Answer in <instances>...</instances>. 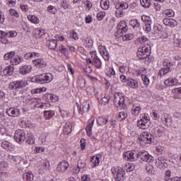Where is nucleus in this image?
Here are the masks:
<instances>
[{"label":"nucleus","instance_id":"1","mask_svg":"<svg viewBox=\"0 0 181 181\" xmlns=\"http://www.w3.org/2000/svg\"><path fill=\"white\" fill-rule=\"evenodd\" d=\"M151 48L149 45H141L139 47L136 53L139 60H144L145 62L151 56Z\"/></svg>","mask_w":181,"mask_h":181},{"label":"nucleus","instance_id":"2","mask_svg":"<svg viewBox=\"0 0 181 181\" xmlns=\"http://www.w3.org/2000/svg\"><path fill=\"white\" fill-rule=\"evenodd\" d=\"M137 125L141 129H148L151 125L149 115L146 113L140 115V119L137 121Z\"/></svg>","mask_w":181,"mask_h":181},{"label":"nucleus","instance_id":"3","mask_svg":"<svg viewBox=\"0 0 181 181\" xmlns=\"http://www.w3.org/2000/svg\"><path fill=\"white\" fill-rule=\"evenodd\" d=\"M33 83L37 84H46L52 81V74H42L32 78Z\"/></svg>","mask_w":181,"mask_h":181},{"label":"nucleus","instance_id":"4","mask_svg":"<svg viewBox=\"0 0 181 181\" xmlns=\"http://www.w3.org/2000/svg\"><path fill=\"white\" fill-rule=\"evenodd\" d=\"M116 181L125 180V171L121 167H113L111 170Z\"/></svg>","mask_w":181,"mask_h":181},{"label":"nucleus","instance_id":"5","mask_svg":"<svg viewBox=\"0 0 181 181\" xmlns=\"http://www.w3.org/2000/svg\"><path fill=\"white\" fill-rule=\"evenodd\" d=\"M114 104L115 107L119 108L120 110H125L127 108V105H125V98L124 96L115 95Z\"/></svg>","mask_w":181,"mask_h":181},{"label":"nucleus","instance_id":"6","mask_svg":"<svg viewBox=\"0 0 181 181\" xmlns=\"http://www.w3.org/2000/svg\"><path fill=\"white\" fill-rule=\"evenodd\" d=\"M14 139L18 144H23V142H25V139H26V133L21 129L16 131Z\"/></svg>","mask_w":181,"mask_h":181},{"label":"nucleus","instance_id":"7","mask_svg":"<svg viewBox=\"0 0 181 181\" xmlns=\"http://www.w3.org/2000/svg\"><path fill=\"white\" fill-rule=\"evenodd\" d=\"M141 21L144 22L145 26L144 27V30L147 33H149L152 30V27L151 25H152V21L151 20V17L148 16H141Z\"/></svg>","mask_w":181,"mask_h":181},{"label":"nucleus","instance_id":"8","mask_svg":"<svg viewBox=\"0 0 181 181\" xmlns=\"http://www.w3.org/2000/svg\"><path fill=\"white\" fill-rule=\"evenodd\" d=\"M69 168V162L66 160H63L59 163L56 168L58 173H64L65 170Z\"/></svg>","mask_w":181,"mask_h":181},{"label":"nucleus","instance_id":"9","mask_svg":"<svg viewBox=\"0 0 181 181\" xmlns=\"http://www.w3.org/2000/svg\"><path fill=\"white\" fill-rule=\"evenodd\" d=\"M161 121L164 125L169 127L172 124V116L168 113H163V116L161 117Z\"/></svg>","mask_w":181,"mask_h":181},{"label":"nucleus","instance_id":"10","mask_svg":"<svg viewBox=\"0 0 181 181\" xmlns=\"http://www.w3.org/2000/svg\"><path fill=\"white\" fill-rule=\"evenodd\" d=\"M44 98H45L46 101L48 103H56L59 101V96L52 93H45Z\"/></svg>","mask_w":181,"mask_h":181},{"label":"nucleus","instance_id":"11","mask_svg":"<svg viewBox=\"0 0 181 181\" xmlns=\"http://www.w3.org/2000/svg\"><path fill=\"white\" fill-rule=\"evenodd\" d=\"M6 114L9 115V117H19L21 115V112L18 110V109L11 107L9 109H7Z\"/></svg>","mask_w":181,"mask_h":181},{"label":"nucleus","instance_id":"12","mask_svg":"<svg viewBox=\"0 0 181 181\" xmlns=\"http://www.w3.org/2000/svg\"><path fill=\"white\" fill-rule=\"evenodd\" d=\"M136 156H137L138 158H140V159H150L151 158H153L146 151H139L136 154Z\"/></svg>","mask_w":181,"mask_h":181},{"label":"nucleus","instance_id":"13","mask_svg":"<svg viewBox=\"0 0 181 181\" xmlns=\"http://www.w3.org/2000/svg\"><path fill=\"white\" fill-rule=\"evenodd\" d=\"M10 62L13 66H18V64L23 62V57H22V56L21 55H17L15 56L13 59H11Z\"/></svg>","mask_w":181,"mask_h":181},{"label":"nucleus","instance_id":"14","mask_svg":"<svg viewBox=\"0 0 181 181\" xmlns=\"http://www.w3.org/2000/svg\"><path fill=\"white\" fill-rule=\"evenodd\" d=\"M129 25L132 26L133 29H136V30H141V23L138 21V19L130 21Z\"/></svg>","mask_w":181,"mask_h":181},{"label":"nucleus","instance_id":"15","mask_svg":"<svg viewBox=\"0 0 181 181\" xmlns=\"http://www.w3.org/2000/svg\"><path fill=\"white\" fill-rule=\"evenodd\" d=\"M32 70V66H30V65H24V66H22L21 68H20V73L21 74H29L30 71H31Z\"/></svg>","mask_w":181,"mask_h":181},{"label":"nucleus","instance_id":"16","mask_svg":"<svg viewBox=\"0 0 181 181\" xmlns=\"http://www.w3.org/2000/svg\"><path fill=\"white\" fill-rule=\"evenodd\" d=\"M173 94V98L176 99H180L181 98V87L179 88H175L172 90Z\"/></svg>","mask_w":181,"mask_h":181},{"label":"nucleus","instance_id":"17","mask_svg":"<svg viewBox=\"0 0 181 181\" xmlns=\"http://www.w3.org/2000/svg\"><path fill=\"white\" fill-rule=\"evenodd\" d=\"M33 177H35V176H33L32 171H28L23 174V179L25 181H33Z\"/></svg>","mask_w":181,"mask_h":181},{"label":"nucleus","instance_id":"18","mask_svg":"<svg viewBox=\"0 0 181 181\" xmlns=\"http://www.w3.org/2000/svg\"><path fill=\"white\" fill-rule=\"evenodd\" d=\"M163 22L165 26H170V28H175L176 24H175V20L170 18H164Z\"/></svg>","mask_w":181,"mask_h":181},{"label":"nucleus","instance_id":"19","mask_svg":"<svg viewBox=\"0 0 181 181\" xmlns=\"http://www.w3.org/2000/svg\"><path fill=\"white\" fill-rule=\"evenodd\" d=\"M47 45L51 50H56V48L57 47V40L54 39L49 40Z\"/></svg>","mask_w":181,"mask_h":181},{"label":"nucleus","instance_id":"20","mask_svg":"<svg viewBox=\"0 0 181 181\" xmlns=\"http://www.w3.org/2000/svg\"><path fill=\"white\" fill-rule=\"evenodd\" d=\"M13 70H14L13 66H8L3 71L4 75L12 76V74H13Z\"/></svg>","mask_w":181,"mask_h":181},{"label":"nucleus","instance_id":"21","mask_svg":"<svg viewBox=\"0 0 181 181\" xmlns=\"http://www.w3.org/2000/svg\"><path fill=\"white\" fill-rule=\"evenodd\" d=\"M34 64L37 67H40V69H43V67H46V62L43 61V59H35L33 61Z\"/></svg>","mask_w":181,"mask_h":181},{"label":"nucleus","instance_id":"22","mask_svg":"<svg viewBox=\"0 0 181 181\" xmlns=\"http://www.w3.org/2000/svg\"><path fill=\"white\" fill-rule=\"evenodd\" d=\"M153 30V35H157V36H160V35H162V31L163 30V29L160 25H154Z\"/></svg>","mask_w":181,"mask_h":181},{"label":"nucleus","instance_id":"23","mask_svg":"<svg viewBox=\"0 0 181 181\" xmlns=\"http://www.w3.org/2000/svg\"><path fill=\"white\" fill-rule=\"evenodd\" d=\"M127 86L132 88H138V81L132 78L127 79Z\"/></svg>","mask_w":181,"mask_h":181},{"label":"nucleus","instance_id":"24","mask_svg":"<svg viewBox=\"0 0 181 181\" xmlns=\"http://www.w3.org/2000/svg\"><path fill=\"white\" fill-rule=\"evenodd\" d=\"M0 42L3 45H8V39L6 38V32L0 30Z\"/></svg>","mask_w":181,"mask_h":181},{"label":"nucleus","instance_id":"25","mask_svg":"<svg viewBox=\"0 0 181 181\" xmlns=\"http://www.w3.org/2000/svg\"><path fill=\"white\" fill-rule=\"evenodd\" d=\"M146 134V144H152L155 141V138L153 137V134L150 132H145Z\"/></svg>","mask_w":181,"mask_h":181},{"label":"nucleus","instance_id":"26","mask_svg":"<svg viewBox=\"0 0 181 181\" xmlns=\"http://www.w3.org/2000/svg\"><path fill=\"white\" fill-rule=\"evenodd\" d=\"M93 64L96 69H101V60L97 57V54H95L93 57Z\"/></svg>","mask_w":181,"mask_h":181},{"label":"nucleus","instance_id":"27","mask_svg":"<svg viewBox=\"0 0 181 181\" xmlns=\"http://www.w3.org/2000/svg\"><path fill=\"white\" fill-rule=\"evenodd\" d=\"M94 125V120H92V122L86 127V133L88 136H91L93 135V127Z\"/></svg>","mask_w":181,"mask_h":181},{"label":"nucleus","instance_id":"28","mask_svg":"<svg viewBox=\"0 0 181 181\" xmlns=\"http://www.w3.org/2000/svg\"><path fill=\"white\" fill-rule=\"evenodd\" d=\"M17 86L18 87V90H20L21 88H24L25 86H28V81L25 79L18 80Z\"/></svg>","mask_w":181,"mask_h":181},{"label":"nucleus","instance_id":"29","mask_svg":"<svg viewBox=\"0 0 181 181\" xmlns=\"http://www.w3.org/2000/svg\"><path fill=\"white\" fill-rule=\"evenodd\" d=\"M135 153H134V151H125L124 153H123V156L124 158H127V159H135V156H134Z\"/></svg>","mask_w":181,"mask_h":181},{"label":"nucleus","instance_id":"30","mask_svg":"<svg viewBox=\"0 0 181 181\" xmlns=\"http://www.w3.org/2000/svg\"><path fill=\"white\" fill-rule=\"evenodd\" d=\"M53 115H54V112L53 110L44 111V117L46 119H50V118H53Z\"/></svg>","mask_w":181,"mask_h":181},{"label":"nucleus","instance_id":"31","mask_svg":"<svg viewBox=\"0 0 181 181\" xmlns=\"http://www.w3.org/2000/svg\"><path fill=\"white\" fill-rule=\"evenodd\" d=\"M8 90H13L14 91L19 90V88L18 86V81H14L10 83L8 85Z\"/></svg>","mask_w":181,"mask_h":181},{"label":"nucleus","instance_id":"32","mask_svg":"<svg viewBox=\"0 0 181 181\" xmlns=\"http://www.w3.org/2000/svg\"><path fill=\"white\" fill-rule=\"evenodd\" d=\"M117 31L115 33V35L117 36H123L124 33H125L127 32V30H128V28H121L119 27H117Z\"/></svg>","mask_w":181,"mask_h":181},{"label":"nucleus","instance_id":"33","mask_svg":"<svg viewBox=\"0 0 181 181\" xmlns=\"http://www.w3.org/2000/svg\"><path fill=\"white\" fill-rule=\"evenodd\" d=\"M28 21H30L31 23H35V24L39 23V18L36 16L29 15L28 16Z\"/></svg>","mask_w":181,"mask_h":181},{"label":"nucleus","instance_id":"34","mask_svg":"<svg viewBox=\"0 0 181 181\" xmlns=\"http://www.w3.org/2000/svg\"><path fill=\"white\" fill-rule=\"evenodd\" d=\"M129 6L127 4V2H121L115 5V8H120L122 11H124V9H128Z\"/></svg>","mask_w":181,"mask_h":181},{"label":"nucleus","instance_id":"35","mask_svg":"<svg viewBox=\"0 0 181 181\" xmlns=\"http://www.w3.org/2000/svg\"><path fill=\"white\" fill-rule=\"evenodd\" d=\"M172 70H173V68H168V66H165L160 70V76H165V74H168V73H169V71H172Z\"/></svg>","mask_w":181,"mask_h":181},{"label":"nucleus","instance_id":"36","mask_svg":"<svg viewBox=\"0 0 181 181\" xmlns=\"http://www.w3.org/2000/svg\"><path fill=\"white\" fill-rule=\"evenodd\" d=\"M163 65L164 67L172 69V67H173V62H170V60L168 59H165L163 60Z\"/></svg>","mask_w":181,"mask_h":181},{"label":"nucleus","instance_id":"37","mask_svg":"<svg viewBox=\"0 0 181 181\" xmlns=\"http://www.w3.org/2000/svg\"><path fill=\"white\" fill-rule=\"evenodd\" d=\"M25 142L28 144V145H33V144H35V139L33 138V136L28 134Z\"/></svg>","mask_w":181,"mask_h":181},{"label":"nucleus","instance_id":"38","mask_svg":"<svg viewBox=\"0 0 181 181\" xmlns=\"http://www.w3.org/2000/svg\"><path fill=\"white\" fill-rule=\"evenodd\" d=\"M16 54V52L15 51H11L10 52H8L7 54H4V60H12V57H13Z\"/></svg>","mask_w":181,"mask_h":181},{"label":"nucleus","instance_id":"39","mask_svg":"<svg viewBox=\"0 0 181 181\" xmlns=\"http://www.w3.org/2000/svg\"><path fill=\"white\" fill-rule=\"evenodd\" d=\"M47 12H49V13H52V15H56V13H57V8H56L54 7V6H48V7L47 8Z\"/></svg>","mask_w":181,"mask_h":181},{"label":"nucleus","instance_id":"40","mask_svg":"<svg viewBox=\"0 0 181 181\" xmlns=\"http://www.w3.org/2000/svg\"><path fill=\"white\" fill-rule=\"evenodd\" d=\"M140 4L143 8H149L151 5V0H140Z\"/></svg>","mask_w":181,"mask_h":181},{"label":"nucleus","instance_id":"41","mask_svg":"<svg viewBox=\"0 0 181 181\" xmlns=\"http://www.w3.org/2000/svg\"><path fill=\"white\" fill-rule=\"evenodd\" d=\"M139 112H141V107L137 106L135 107L134 106L132 109V115H139Z\"/></svg>","mask_w":181,"mask_h":181},{"label":"nucleus","instance_id":"42","mask_svg":"<svg viewBox=\"0 0 181 181\" xmlns=\"http://www.w3.org/2000/svg\"><path fill=\"white\" fill-rule=\"evenodd\" d=\"M100 6L102 9H104L105 11H107L108 8H110V1H105L100 2Z\"/></svg>","mask_w":181,"mask_h":181},{"label":"nucleus","instance_id":"43","mask_svg":"<svg viewBox=\"0 0 181 181\" xmlns=\"http://www.w3.org/2000/svg\"><path fill=\"white\" fill-rule=\"evenodd\" d=\"M11 146H12V143L8 141H4L1 143V147L3 149H9Z\"/></svg>","mask_w":181,"mask_h":181},{"label":"nucleus","instance_id":"44","mask_svg":"<svg viewBox=\"0 0 181 181\" xmlns=\"http://www.w3.org/2000/svg\"><path fill=\"white\" fill-rule=\"evenodd\" d=\"M146 170L148 175H155V170H153V166L151 165V164L146 166Z\"/></svg>","mask_w":181,"mask_h":181},{"label":"nucleus","instance_id":"45","mask_svg":"<svg viewBox=\"0 0 181 181\" xmlns=\"http://www.w3.org/2000/svg\"><path fill=\"white\" fill-rule=\"evenodd\" d=\"M115 16L116 18H122V16H124V11H122V8H116Z\"/></svg>","mask_w":181,"mask_h":181},{"label":"nucleus","instance_id":"46","mask_svg":"<svg viewBox=\"0 0 181 181\" xmlns=\"http://www.w3.org/2000/svg\"><path fill=\"white\" fill-rule=\"evenodd\" d=\"M97 122L99 125H104L108 122V119L104 117H98L97 119Z\"/></svg>","mask_w":181,"mask_h":181},{"label":"nucleus","instance_id":"47","mask_svg":"<svg viewBox=\"0 0 181 181\" xmlns=\"http://www.w3.org/2000/svg\"><path fill=\"white\" fill-rule=\"evenodd\" d=\"M165 84L167 86H175V84H177V79L173 78L169 82V79L165 81Z\"/></svg>","mask_w":181,"mask_h":181},{"label":"nucleus","instance_id":"48","mask_svg":"<svg viewBox=\"0 0 181 181\" xmlns=\"http://www.w3.org/2000/svg\"><path fill=\"white\" fill-rule=\"evenodd\" d=\"M141 80L144 82V86H148L151 83L148 75H141Z\"/></svg>","mask_w":181,"mask_h":181},{"label":"nucleus","instance_id":"49","mask_svg":"<svg viewBox=\"0 0 181 181\" xmlns=\"http://www.w3.org/2000/svg\"><path fill=\"white\" fill-rule=\"evenodd\" d=\"M99 103L102 105H107L108 104V103H110V97L102 98L100 101H99Z\"/></svg>","mask_w":181,"mask_h":181},{"label":"nucleus","instance_id":"50","mask_svg":"<svg viewBox=\"0 0 181 181\" xmlns=\"http://www.w3.org/2000/svg\"><path fill=\"white\" fill-rule=\"evenodd\" d=\"M165 15L168 16V18H172L175 16V11L172 9H167L164 11Z\"/></svg>","mask_w":181,"mask_h":181},{"label":"nucleus","instance_id":"51","mask_svg":"<svg viewBox=\"0 0 181 181\" xmlns=\"http://www.w3.org/2000/svg\"><path fill=\"white\" fill-rule=\"evenodd\" d=\"M77 84L81 88H84L86 87V79L81 78L78 80Z\"/></svg>","mask_w":181,"mask_h":181},{"label":"nucleus","instance_id":"52","mask_svg":"<svg viewBox=\"0 0 181 181\" xmlns=\"http://www.w3.org/2000/svg\"><path fill=\"white\" fill-rule=\"evenodd\" d=\"M82 111L83 112H88V110H90V104L89 103H87V102H84L83 104H82Z\"/></svg>","mask_w":181,"mask_h":181},{"label":"nucleus","instance_id":"53","mask_svg":"<svg viewBox=\"0 0 181 181\" xmlns=\"http://www.w3.org/2000/svg\"><path fill=\"white\" fill-rule=\"evenodd\" d=\"M10 15L11 16H14V18H19V13H18V11L13 8H11L8 11Z\"/></svg>","mask_w":181,"mask_h":181},{"label":"nucleus","instance_id":"54","mask_svg":"<svg viewBox=\"0 0 181 181\" xmlns=\"http://www.w3.org/2000/svg\"><path fill=\"white\" fill-rule=\"evenodd\" d=\"M64 133L69 135V134H71V126L70 124H66L64 129Z\"/></svg>","mask_w":181,"mask_h":181},{"label":"nucleus","instance_id":"55","mask_svg":"<svg viewBox=\"0 0 181 181\" xmlns=\"http://www.w3.org/2000/svg\"><path fill=\"white\" fill-rule=\"evenodd\" d=\"M90 162L91 163V168H95V166L100 165V159H92Z\"/></svg>","mask_w":181,"mask_h":181},{"label":"nucleus","instance_id":"56","mask_svg":"<svg viewBox=\"0 0 181 181\" xmlns=\"http://www.w3.org/2000/svg\"><path fill=\"white\" fill-rule=\"evenodd\" d=\"M1 156L4 159H12V158H13V156L9 155V153H8L6 152H1Z\"/></svg>","mask_w":181,"mask_h":181},{"label":"nucleus","instance_id":"57","mask_svg":"<svg viewBox=\"0 0 181 181\" xmlns=\"http://www.w3.org/2000/svg\"><path fill=\"white\" fill-rule=\"evenodd\" d=\"M117 28H120V29H128V27L127 26V21H121L118 23Z\"/></svg>","mask_w":181,"mask_h":181},{"label":"nucleus","instance_id":"58","mask_svg":"<svg viewBox=\"0 0 181 181\" xmlns=\"http://www.w3.org/2000/svg\"><path fill=\"white\" fill-rule=\"evenodd\" d=\"M104 16H105V12L100 11L97 14L98 21H103V19H104Z\"/></svg>","mask_w":181,"mask_h":181},{"label":"nucleus","instance_id":"59","mask_svg":"<svg viewBox=\"0 0 181 181\" xmlns=\"http://www.w3.org/2000/svg\"><path fill=\"white\" fill-rule=\"evenodd\" d=\"M135 169V165L132 163H128L126 165V170H128L129 172H132Z\"/></svg>","mask_w":181,"mask_h":181},{"label":"nucleus","instance_id":"60","mask_svg":"<svg viewBox=\"0 0 181 181\" xmlns=\"http://www.w3.org/2000/svg\"><path fill=\"white\" fill-rule=\"evenodd\" d=\"M128 117V115L125 112H120L119 113V118L120 119V121H122L123 119H125Z\"/></svg>","mask_w":181,"mask_h":181},{"label":"nucleus","instance_id":"61","mask_svg":"<svg viewBox=\"0 0 181 181\" xmlns=\"http://www.w3.org/2000/svg\"><path fill=\"white\" fill-rule=\"evenodd\" d=\"M77 166L79 169H84L86 168V163L83 162V160H79Z\"/></svg>","mask_w":181,"mask_h":181},{"label":"nucleus","instance_id":"62","mask_svg":"<svg viewBox=\"0 0 181 181\" xmlns=\"http://www.w3.org/2000/svg\"><path fill=\"white\" fill-rule=\"evenodd\" d=\"M8 168V163L6 161L0 162V170H4V169H6Z\"/></svg>","mask_w":181,"mask_h":181},{"label":"nucleus","instance_id":"63","mask_svg":"<svg viewBox=\"0 0 181 181\" xmlns=\"http://www.w3.org/2000/svg\"><path fill=\"white\" fill-rule=\"evenodd\" d=\"M39 93H43V88L33 89L31 94H39Z\"/></svg>","mask_w":181,"mask_h":181},{"label":"nucleus","instance_id":"64","mask_svg":"<svg viewBox=\"0 0 181 181\" xmlns=\"http://www.w3.org/2000/svg\"><path fill=\"white\" fill-rule=\"evenodd\" d=\"M81 180L82 181H90V180H91V178H90V175H84L83 176L81 177Z\"/></svg>","mask_w":181,"mask_h":181}]
</instances>
